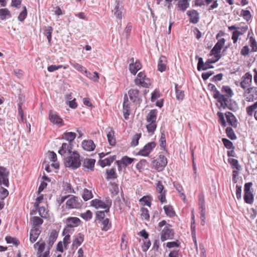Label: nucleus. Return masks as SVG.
Instances as JSON below:
<instances>
[{"label": "nucleus", "mask_w": 257, "mask_h": 257, "mask_svg": "<svg viewBox=\"0 0 257 257\" xmlns=\"http://www.w3.org/2000/svg\"><path fill=\"white\" fill-rule=\"evenodd\" d=\"M64 165L66 167L73 169H77L81 166L80 155L77 151H73L64 159Z\"/></svg>", "instance_id": "f257e3e1"}, {"label": "nucleus", "mask_w": 257, "mask_h": 257, "mask_svg": "<svg viewBox=\"0 0 257 257\" xmlns=\"http://www.w3.org/2000/svg\"><path fill=\"white\" fill-rule=\"evenodd\" d=\"M208 88L211 91L214 92L213 97L221 104L224 108H228V99L227 97L221 94L220 92L217 90L215 86L211 83L208 85Z\"/></svg>", "instance_id": "f03ea898"}, {"label": "nucleus", "mask_w": 257, "mask_h": 257, "mask_svg": "<svg viewBox=\"0 0 257 257\" xmlns=\"http://www.w3.org/2000/svg\"><path fill=\"white\" fill-rule=\"evenodd\" d=\"M81 222L80 219L76 217H69L66 220V226L63 231V235L70 233L69 228H73L78 226Z\"/></svg>", "instance_id": "7ed1b4c3"}, {"label": "nucleus", "mask_w": 257, "mask_h": 257, "mask_svg": "<svg viewBox=\"0 0 257 257\" xmlns=\"http://www.w3.org/2000/svg\"><path fill=\"white\" fill-rule=\"evenodd\" d=\"M69 198L66 203V208L70 209H79L82 206V201L78 197L70 195Z\"/></svg>", "instance_id": "20e7f679"}, {"label": "nucleus", "mask_w": 257, "mask_h": 257, "mask_svg": "<svg viewBox=\"0 0 257 257\" xmlns=\"http://www.w3.org/2000/svg\"><path fill=\"white\" fill-rule=\"evenodd\" d=\"M135 83L137 86H141L148 88L151 85L150 80L146 78L145 73L140 72L138 73L137 78L135 79Z\"/></svg>", "instance_id": "39448f33"}, {"label": "nucleus", "mask_w": 257, "mask_h": 257, "mask_svg": "<svg viewBox=\"0 0 257 257\" xmlns=\"http://www.w3.org/2000/svg\"><path fill=\"white\" fill-rule=\"evenodd\" d=\"M91 205L96 209L103 208L105 209V211L107 213L109 212V208L111 205V200L110 199L106 200V203H105L100 200L94 199L91 201Z\"/></svg>", "instance_id": "423d86ee"}, {"label": "nucleus", "mask_w": 257, "mask_h": 257, "mask_svg": "<svg viewBox=\"0 0 257 257\" xmlns=\"http://www.w3.org/2000/svg\"><path fill=\"white\" fill-rule=\"evenodd\" d=\"M167 164V158L162 155H160L157 159L152 162L153 167L158 171L163 170Z\"/></svg>", "instance_id": "0eeeda50"}, {"label": "nucleus", "mask_w": 257, "mask_h": 257, "mask_svg": "<svg viewBox=\"0 0 257 257\" xmlns=\"http://www.w3.org/2000/svg\"><path fill=\"white\" fill-rule=\"evenodd\" d=\"M243 96L248 102H252L257 99V87H252L244 91Z\"/></svg>", "instance_id": "6e6552de"}, {"label": "nucleus", "mask_w": 257, "mask_h": 257, "mask_svg": "<svg viewBox=\"0 0 257 257\" xmlns=\"http://www.w3.org/2000/svg\"><path fill=\"white\" fill-rule=\"evenodd\" d=\"M128 95L132 102L136 104H140L142 101L141 94L139 90L131 89L128 91Z\"/></svg>", "instance_id": "1a4fd4ad"}, {"label": "nucleus", "mask_w": 257, "mask_h": 257, "mask_svg": "<svg viewBox=\"0 0 257 257\" xmlns=\"http://www.w3.org/2000/svg\"><path fill=\"white\" fill-rule=\"evenodd\" d=\"M9 171L4 167L0 166V185L3 184L6 187L9 186L8 176Z\"/></svg>", "instance_id": "9d476101"}, {"label": "nucleus", "mask_w": 257, "mask_h": 257, "mask_svg": "<svg viewBox=\"0 0 257 257\" xmlns=\"http://www.w3.org/2000/svg\"><path fill=\"white\" fill-rule=\"evenodd\" d=\"M115 3L114 8L112 10V13L116 18L121 20L123 11V6L117 0H116Z\"/></svg>", "instance_id": "9b49d317"}, {"label": "nucleus", "mask_w": 257, "mask_h": 257, "mask_svg": "<svg viewBox=\"0 0 257 257\" xmlns=\"http://www.w3.org/2000/svg\"><path fill=\"white\" fill-rule=\"evenodd\" d=\"M156 146V144L154 142L149 143L139 152L138 154L143 156H148Z\"/></svg>", "instance_id": "f8f14e48"}, {"label": "nucleus", "mask_w": 257, "mask_h": 257, "mask_svg": "<svg viewBox=\"0 0 257 257\" xmlns=\"http://www.w3.org/2000/svg\"><path fill=\"white\" fill-rule=\"evenodd\" d=\"M49 117L51 122L53 124H56L60 126L63 125V121L62 119L52 110H50Z\"/></svg>", "instance_id": "ddd939ff"}, {"label": "nucleus", "mask_w": 257, "mask_h": 257, "mask_svg": "<svg viewBox=\"0 0 257 257\" xmlns=\"http://www.w3.org/2000/svg\"><path fill=\"white\" fill-rule=\"evenodd\" d=\"M173 230L168 226H165L162 230L161 239L162 241H164L167 239L173 238Z\"/></svg>", "instance_id": "4468645a"}, {"label": "nucleus", "mask_w": 257, "mask_h": 257, "mask_svg": "<svg viewBox=\"0 0 257 257\" xmlns=\"http://www.w3.org/2000/svg\"><path fill=\"white\" fill-rule=\"evenodd\" d=\"M242 81L240 82V86L245 90L250 85L252 80V75L249 73H246L245 75L242 78Z\"/></svg>", "instance_id": "2eb2a0df"}, {"label": "nucleus", "mask_w": 257, "mask_h": 257, "mask_svg": "<svg viewBox=\"0 0 257 257\" xmlns=\"http://www.w3.org/2000/svg\"><path fill=\"white\" fill-rule=\"evenodd\" d=\"M72 144L64 143L62 145L61 147L58 151V153L61 156L65 155L67 153L70 154L72 152H71L72 149Z\"/></svg>", "instance_id": "dca6fc26"}, {"label": "nucleus", "mask_w": 257, "mask_h": 257, "mask_svg": "<svg viewBox=\"0 0 257 257\" xmlns=\"http://www.w3.org/2000/svg\"><path fill=\"white\" fill-rule=\"evenodd\" d=\"M130 102L128 100L127 96L126 94H125L124 97V100L123 102V113L124 117L125 119H127L128 118V116L130 115Z\"/></svg>", "instance_id": "f3484780"}, {"label": "nucleus", "mask_w": 257, "mask_h": 257, "mask_svg": "<svg viewBox=\"0 0 257 257\" xmlns=\"http://www.w3.org/2000/svg\"><path fill=\"white\" fill-rule=\"evenodd\" d=\"M58 237V232L55 230L53 229L50 232V235H49L48 242V250H50L51 247L53 246L54 243L56 241L57 238Z\"/></svg>", "instance_id": "a211bd4d"}, {"label": "nucleus", "mask_w": 257, "mask_h": 257, "mask_svg": "<svg viewBox=\"0 0 257 257\" xmlns=\"http://www.w3.org/2000/svg\"><path fill=\"white\" fill-rule=\"evenodd\" d=\"M82 146L84 150L89 152L94 150L95 148L94 142L91 140L83 141Z\"/></svg>", "instance_id": "6ab92c4d"}, {"label": "nucleus", "mask_w": 257, "mask_h": 257, "mask_svg": "<svg viewBox=\"0 0 257 257\" xmlns=\"http://www.w3.org/2000/svg\"><path fill=\"white\" fill-rule=\"evenodd\" d=\"M190 17V22L193 24H196L199 21V14L196 10L189 11L187 13Z\"/></svg>", "instance_id": "aec40b11"}, {"label": "nucleus", "mask_w": 257, "mask_h": 257, "mask_svg": "<svg viewBox=\"0 0 257 257\" xmlns=\"http://www.w3.org/2000/svg\"><path fill=\"white\" fill-rule=\"evenodd\" d=\"M167 62L166 57L164 56H161L158 64V69L159 71L162 72L166 70Z\"/></svg>", "instance_id": "412c9836"}, {"label": "nucleus", "mask_w": 257, "mask_h": 257, "mask_svg": "<svg viewBox=\"0 0 257 257\" xmlns=\"http://www.w3.org/2000/svg\"><path fill=\"white\" fill-rule=\"evenodd\" d=\"M98 223L99 224L101 229L105 231L108 230L111 226V224L108 218L98 222Z\"/></svg>", "instance_id": "4be33fe9"}, {"label": "nucleus", "mask_w": 257, "mask_h": 257, "mask_svg": "<svg viewBox=\"0 0 257 257\" xmlns=\"http://www.w3.org/2000/svg\"><path fill=\"white\" fill-rule=\"evenodd\" d=\"M40 232L38 227H34L31 229L30 240L32 243L34 242L37 239Z\"/></svg>", "instance_id": "5701e85b"}, {"label": "nucleus", "mask_w": 257, "mask_h": 257, "mask_svg": "<svg viewBox=\"0 0 257 257\" xmlns=\"http://www.w3.org/2000/svg\"><path fill=\"white\" fill-rule=\"evenodd\" d=\"M227 122L233 127H237V121L234 115L230 112H227L225 114Z\"/></svg>", "instance_id": "b1692460"}, {"label": "nucleus", "mask_w": 257, "mask_h": 257, "mask_svg": "<svg viewBox=\"0 0 257 257\" xmlns=\"http://www.w3.org/2000/svg\"><path fill=\"white\" fill-rule=\"evenodd\" d=\"M196 59L198 60V62L197 64V70L198 71L202 70H206L208 68H213L214 67L213 66H206L205 63H204L203 58L201 57H199L198 56H196L195 57Z\"/></svg>", "instance_id": "393cba45"}, {"label": "nucleus", "mask_w": 257, "mask_h": 257, "mask_svg": "<svg viewBox=\"0 0 257 257\" xmlns=\"http://www.w3.org/2000/svg\"><path fill=\"white\" fill-rule=\"evenodd\" d=\"M95 163V160L94 159L86 158L83 161V166L85 168L93 171Z\"/></svg>", "instance_id": "a878e982"}, {"label": "nucleus", "mask_w": 257, "mask_h": 257, "mask_svg": "<svg viewBox=\"0 0 257 257\" xmlns=\"http://www.w3.org/2000/svg\"><path fill=\"white\" fill-rule=\"evenodd\" d=\"M158 114L157 109H152L148 114L146 117V120L148 122H156V119Z\"/></svg>", "instance_id": "bb28decb"}, {"label": "nucleus", "mask_w": 257, "mask_h": 257, "mask_svg": "<svg viewBox=\"0 0 257 257\" xmlns=\"http://www.w3.org/2000/svg\"><path fill=\"white\" fill-rule=\"evenodd\" d=\"M225 40L224 38H221L216 43L214 47L211 50V52H219L220 53V51L222 49L223 45L225 44Z\"/></svg>", "instance_id": "cd10ccee"}, {"label": "nucleus", "mask_w": 257, "mask_h": 257, "mask_svg": "<svg viewBox=\"0 0 257 257\" xmlns=\"http://www.w3.org/2000/svg\"><path fill=\"white\" fill-rule=\"evenodd\" d=\"M221 91L223 93H225L226 94L225 95H223L224 96L227 97L228 99V105L230 104V102L231 101V99H230V97H232V96L233 95V91L231 89V88L228 86H223L222 87ZM228 108L230 109V107L228 106Z\"/></svg>", "instance_id": "c85d7f7f"}, {"label": "nucleus", "mask_w": 257, "mask_h": 257, "mask_svg": "<svg viewBox=\"0 0 257 257\" xmlns=\"http://www.w3.org/2000/svg\"><path fill=\"white\" fill-rule=\"evenodd\" d=\"M141 68V64L139 61H136L134 64H130L129 70L133 75H136Z\"/></svg>", "instance_id": "c756f323"}, {"label": "nucleus", "mask_w": 257, "mask_h": 257, "mask_svg": "<svg viewBox=\"0 0 257 257\" xmlns=\"http://www.w3.org/2000/svg\"><path fill=\"white\" fill-rule=\"evenodd\" d=\"M76 134L73 132L65 133L62 135V138L68 141L69 144H72V142L75 139Z\"/></svg>", "instance_id": "7c9ffc66"}, {"label": "nucleus", "mask_w": 257, "mask_h": 257, "mask_svg": "<svg viewBox=\"0 0 257 257\" xmlns=\"http://www.w3.org/2000/svg\"><path fill=\"white\" fill-rule=\"evenodd\" d=\"M83 240L84 235L82 233H79L77 235L75 239L73 240L72 246L73 247H77L78 246L80 245Z\"/></svg>", "instance_id": "2f4dec72"}, {"label": "nucleus", "mask_w": 257, "mask_h": 257, "mask_svg": "<svg viewBox=\"0 0 257 257\" xmlns=\"http://www.w3.org/2000/svg\"><path fill=\"white\" fill-rule=\"evenodd\" d=\"M178 7L180 11H185L189 7L188 0H178Z\"/></svg>", "instance_id": "473e14b6"}, {"label": "nucleus", "mask_w": 257, "mask_h": 257, "mask_svg": "<svg viewBox=\"0 0 257 257\" xmlns=\"http://www.w3.org/2000/svg\"><path fill=\"white\" fill-rule=\"evenodd\" d=\"M44 30V34L47 37L48 43L50 44L52 39V34L53 30V28L51 26L45 27Z\"/></svg>", "instance_id": "72a5a7b5"}, {"label": "nucleus", "mask_w": 257, "mask_h": 257, "mask_svg": "<svg viewBox=\"0 0 257 257\" xmlns=\"http://www.w3.org/2000/svg\"><path fill=\"white\" fill-rule=\"evenodd\" d=\"M244 200L246 203L252 204L254 201V196L252 192L244 193Z\"/></svg>", "instance_id": "f704fd0d"}, {"label": "nucleus", "mask_w": 257, "mask_h": 257, "mask_svg": "<svg viewBox=\"0 0 257 257\" xmlns=\"http://www.w3.org/2000/svg\"><path fill=\"white\" fill-rule=\"evenodd\" d=\"M86 77L89 78L90 80L98 82L99 79V74L97 72H94L93 74H92L87 70L84 73Z\"/></svg>", "instance_id": "c9c22d12"}, {"label": "nucleus", "mask_w": 257, "mask_h": 257, "mask_svg": "<svg viewBox=\"0 0 257 257\" xmlns=\"http://www.w3.org/2000/svg\"><path fill=\"white\" fill-rule=\"evenodd\" d=\"M133 159L128 157L127 156H124L122 158L121 161H117L116 163L119 167L121 164H123L125 166L131 164L133 161Z\"/></svg>", "instance_id": "e433bc0d"}, {"label": "nucleus", "mask_w": 257, "mask_h": 257, "mask_svg": "<svg viewBox=\"0 0 257 257\" xmlns=\"http://www.w3.org/2000/svg\"><path fill=\"white\" fill-rule=\"evenodd\" d=\"M46 243L44 241H42L40 242V240L36 242L34 245V247L36 249L37 247L38 246V254L40 253H43V251L44 250L45 248Z\"/></svg>", "instance_id": "4c0bfd02"}, {"label": "nucleus", "mask_w": 257, "mask_h": 257, "mask_svg": "<svg viewBox=\"0 0 257 257\" xmlns=\"http://www.w3.org/2000/svg\"><path fill=\"white\" fill-rule=\"evenodd\" d=\"M106 173L107 174L106 179L107 180L115 179L117 178V175L115 173V169L113 168L110 170H106Z\"/></svg>", "instance_id": "58836bf2"}, {"label": "nucleus", "mask_w": 257, "mask_h": 257, "mask_svg": "<svg viewBox=\"0 0 257 257\" xmlns=\"http://www.w3.org/2000/svg\"><path fill=\"white\" fill-rule=\"evenodd\" d=\"M164 209L166 215L170 217L174 216L175 214L173 207L170 205H165Z\"/></svg>", "instance_id": "ea45409f"}, {"label": "nucleus", "mask_w": 257, "mask_h": 257, "mask_svg": "<svg viewBox=\"0 0 257 257\" xmlns=\"http://www.w3.org/2000/svg\"><path fill=\"white\" fill-rule=\"evenodd\" d=\"M82 196L84 200L87 201L93 197V195L91 191L85 188L83 190Z\"/></svg>", "instance_id": "a19ab883"}, {"label": "nucleus", "mask_w": 257, "mask_h": 257, "mask_svg": "<svg viewBox=\"0 0 257 257\" xmlns=\"http://www.w3.org/2000/svg\"><path fill=\"white\" fill-rule=\"evenodd\" d=\"M141 133H137L134 135L132 139V142L131 145L132 146L136 147L139 144V141L141 137Z\"/></svg>", "instance_id": "79ce46f5"}, {"label": "nucleus", "mask_w": 257, "mask_h": 257, "mask_svg": "<svg viewBox=\"0 0 257 257\" xmlns=\"http://www.w3.org/2000/svg\"><path fill=\"white\" fill-rule=\"evenodd\" d=\"M227 136L231 140H234L236 139V135L232 128L230 127H227L225 130Z\"/></svg>", "instance_id": "37998d69"}, {"label": "nucleus", "mask_w": 257, "mask_h": 257, "mask_svg": "<svg viewBox=\"0 0 257 257\" xmlns=\"http://www.w3.org/2000/svg\"><path fill=\"white\" fill-rule=\"evenodd\" d=\"M70 64L74 68L82 73H85V71L87 70L84 67L74 61L70 62Z\"/></svg>", "instance_id": "c03bdc74"}, {"label": "nucleus", "mask_w": 257, "mask_h": 257, "mask_svg": "<svg viewBox=\"0 0 257 257\" xmlns=\"http://www.w3.org/2000/svg\"><path fill=\"white\" fill-rule=\"evenodd\" d=\"M146 125L147 131L150 133H154L157 127L156 122H149Z\"/></svg>", "instance_id": "a18cd8bd"}, {"label": "nucleus", "mask_w": 257, "mask_h": 257, "mask_svg": "<svg viewBox=\"0 0 257 257\" xmlns=\"http://www.w3.org/2000/svg\"><path fill=\"white\" fill-rule=\"evenodd\" d=\"M228 162L231 165L233 169H236L237 170H240L241 167L238 164V161L235 159H228Z\"/></svg>", "instance_id": "49530a36"}, {"label": "nucleus", "mask_w": 257, "mask_h": 257, "mask_svg": "<svg viewBox=\"0 0 257 257\" xmlns=\"http://www.w3.org/2000/svg\"><path fill=\"white\" fill-rule=\"evenodd\" d=\"M32 220L33 225L35 226L34 227H37V226H40L43 222V219L38 216L33 217L32 218Z\"/></svg>", "instance_id": "de8ad7c7"}, {"label": "nucleus", "mask_w": 257, "mask_h": 257, "mask_svg": "<svg viewBox=\"0 0 257 257\" xmlns=\"http://www.w3.org/2000/svg\"><path fill=\"white\" fill-rule=\"evenodd\" d=\"M7 16L11 17L10 12L7 9H0V17L2 20L6 18Z\"/></svg>", "instance_id": "09e8293b"}, {"label": "nucleus", "mask_w": 257, "mask_h": 257, "mask_svg": "<svg viewBox=\"0 0 257 257\" xmlns=\"http://www.w3.org/2000/svg\"><path fill=\"white\" fill-rule=\"evenodd\" d=\"M113 134L114 132L113 131L108 132L107 134L108 141L111 146H114L115 144V140L113 137Z\"/></svg>", "instance_id": "8fccbe9b"}, {"label": "nucleus", "mask_w": 257, "mask_h": 257, "mask_svg": "<svg viewBox=\"0 0 257 257\" xmlns=\"http://www.w3.org/2000/svg\"><path fill=\"white\" fill-rule=\"evenodd\" d=\"M140 202H143L145 203L144 205H147L149 207H150L151 205V198L150 196H144L142 198L140 199Z\"/></svg>", "instance_id": "3c124183"}, {"label": "nucleus", "mask_w": 257, "mask_h": 257, "mask_svg": "<svg viewBox=\"0 0 257 257\" xmlns=\"http://www.w3.org/2000/svg\"><path fill=\"white\" fill-rule=\"evenodd\" d=\"M176 98L178 100H182L184 98V92L178 88V84H175Z\"/></svg>", "instance_id": "603ef678"}, {"label": "nucleus", "mask_w": 257, "mask_h": 257, "mask_svg": "<svg viewBox=\"0 0 257 257\" xmlns=\"http://www.w3.org/2000/svg\"><path fill=\"white\" fill-rule=\"evenodd\" d=\"M105 213H106L105 211V210L104 211H97L96 212V219L98 220V222L105 219L106 218Z\"/></svg>", "instance_id": "864d4df0"}, {"label": "nucleus", "mask_w": 257, "mask_h": 257, "mask_svg": "<svg viewBox=\"0 0 257 257\" xmlns=\"http://www.w3.org/2000/svg\"><path fill=\"white\" fill-rule=\"evenodd\" d=\"M199 205L200 211H205L204 198L203 195L199 196Z\"/></svg>", "instance_id": "5fc2aeb1"}, {"label": "nucleus", "mask_w": 257, "mask_h": 257, "mask_svg": "<svg viewBox=\"0 0 257 257\" xmlns=\"http://www.w3.org/2000/svg\"><path fill=\"white\" fill-rule=\"evenodd\" d=\"M161 136L160 140V146L161 147L164 148L166 145V138H165V131L163 128H161Z\"/></svg>", "instance_id": "6e6d98bb"}, {"label": "nucleus", "mask_w": 257, "mask_h": 257, "mask_svg": "<svg viewBox=\"0 0 257 257\" xmlns=\"http://www.w3.org/2000/svg\"><path fill=\"white\" fill-rule=\"evenodd\" d=\"M80 216L84 220L88 221L91 219L92 213L90 210H87L86 212L81 213Z\"/></svg>", "instance_id": "4d7b16f0"}, {"label": "nucleus", "mask_w": 257, "mask_h": 257, "mask_svg": "<svg viewBox=\"0 0 257 257\" xmlns=\"http://www.w3.org/2000/svg\"><path fill=\"white\" fill-rule=\"evenodd\" d=\"M5 239L8 243H12L16 245H18L20 243L19 241L17 238L11 236H6Z\"/></svg>", "instance_id": "13d9d810"}, {"label": "nucleus", "mask_w": 257, "mask_h": 257, "mask_svg": "<svg viewBox=\"0 0 257 257\" xmlns=\"http://www.w3.org/2000/svg\"><path fill=\"white\" fill-rule=\"evenodd\" d=\"M9 195L8 190L3 187H0V199H4Z\"/></svg>", "instance_id": "bf43d9fd"}, {"label": "nucleus", "mask_w": 257, "mask_h": 257, "mask_svg": "<svg viewBox=\"0 0 257 257\" xmlns=\"http://www.w3.org/2000/svg\"><path fill=\"white\" fill-rule=\"evenodd\" d=\"M250 46L251 47V51L256 52L257 51V43L255 39L251 37L249 38Z\"/></svg>", "instance_id": "052dcab7"}, {"label": "nucleus", "mask_w": 257, "mask_h": 257, "mask_svg": "<svg viewBox=\"0 0 257 257\" xmlns=\"http://www.w3.org/2000/svg\"><path fill=\"white\" fill-rule=\"evenodd\" d=\"M99 165L102 167L104 168L106 166H109L110 165L111 163H112L110 162V160L109 159V158L108 157L107 158L104 159V160H101L98 162Z\"/></svg>", "instance_id": "680f3d73"}, {"label": "nucleus", "mask_w": 257, "mask_h": 257, "mask_svg": "<svg viewBox=\"0 0 257 257\" xmlns=\"http://www.w3.org/2000/svg\"><path fill=\"white\" fill-rule=\"evenodd\" d=\"M222 141L224 146L227 149H233L234 148L232 143L229 140L225 139V138H223L222 139Z\"/></svg>", "instance_id": "e2e57ef3"}, {"label": "nucleus", "mask_w": 257, "mask_h": 257, "mask_svg": "<svg viewBox=\"0 0 257 257\" xmlns=\"http://www.w3.org/2000/svg\"><path fill=\"white\" fill-rule=\"evenodd\" d=\"M110 191L112 194L114 195H117L119 192V189L117 184L115 183H111Z\"/></svg>", "instance_id": "0e129e2a"}, {"label": "nucleus", "mask_w": 257, "mask_h": 257, "mask_svg": "<svg viewBox=\"0 0 257 257\" xmlns=\"http://www.w3.org/2000/svg\"><path fill=\"white\" fill-rule=\"evenodd\" d=\"M141 211L142 212V217L146 220H149L150 218V215L148 210L146 208H142L141 209Z\"/></svg>", "instance_id": "69168bd1"}, {"label": "nucleus", "mask_w": 257, "mask_h": 257, "mask_svg": "<svg viewBox=\"0 0 257 257\" xmlns=\"http://www.w3.org/2000/svg\"><path fill=\"white\" fill-rule=\"evenodd\" d=\"M217 115L219 118V122L220 123L221 125L223 127L226 125V123L224 118V114L223 113L220 112H218Z\"/></svg>", "instance_id": "338daca9"}, {"label": "nucleus", "mask_w": 257, "mask_h": 257, "mask_svg": "<svg viewBox=\"0 0 257 257\" xmlns=\"http://www.w3.org/2000/svg\"><path fill=\"white\" fill-rule=\"evenodd\" d=\"M27 15V9L26 7H24L23 11L18 16V20L22 22L23 21L25 18H26Z\"/></svg>", "instance_id": "774afa93"}]
</instances>
